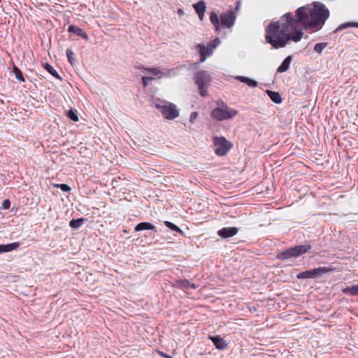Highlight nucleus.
I'll return each instance as SVG.
<instances>
[{"label": "nucleus", "mask_w": 358, "mask_h": 358, "mask_svg": "<svg viewBox=\"0 0 358 358\" xmlns=\"http://www.w3.org/2000/svg\"><path fill=\"white\" fill-rule=\"evenodd\" d=\"M303 36L302 29L299 28L295 17L287 13L275 22H270L265 29V41L273 49L285 48L290 41L297 43Z\"/></svg>", "instance_id": "obj_1"}, {"label": "nucleus", "mask_w": 358, "mask_h": 358, "mask_svg": "<svg viewBox=\"0 0 358 358\" xmlns=\"http://www.w3.org/2000/svg\"><path fill=\"white\" fill-rule=\"evenodd\" d=\"M295 22L299 27L303 29H315L319 30L322 28L325 21L329 17V10L324 4L321 2H314L313 8L302 6L295 11Z\"/></svg>", "instance_id": "obj_2"}, {"label": "nucleus", "mask_w": 358, "mask_h": 358, "mask_svg": "<svg viewBox=\"0 0 358 358\" xmlns=\"http://www.w3.org/2000/svg\"><path fill=\"white\" fill-rule=\"evenodd\" d=\"M312 249V245L310 241H306L302 245H296L288 248L275 255V259L286 261L292 258H298L300 256L308 253Z\"/></svg>", "instance_id": "obj_3"}, {"label": "nucleus", "mask_w": 358, "mask_h": 358, "mask_svg": "<svg viewBox=\"0 0 358 358\" xmlns=\"http://www.w3.org/2000/svg\"><path fill=\"white\" fill-rule=\"evenodd\" d=\"M194 80L198 86L199 94L206 97L208 94V87L212 80L210 74L205 70H200L194 75Z\"/></svg>", "instance_id": "obj_4"}, {"label": "nucleus", "mask_w": 358, "mask_h": 358, "mask_svg": "<svg viewBox=\"0 0 358 358\" xmlns=\"http://www.w3.org/2000/svg\"><path fill=\"white\" fill-rule=\"evenodd\" d=\"M220 102V103L219 102L217 103V105H220V106L214 108L210 113V116L213 119L217 121H222L231 119L238 114V110L229 108L222 101Z\"/></svg>", "instance_id": "obj_5"}, {"label": "nucleus", "mask_w": 358, "mask_h": 358, "mask_svg": "<svg viewBox=\"0 0 358 358\" xmlns=\"http://www.w3.org/2000/svg\"><path fill=\"white\" fill-rule=\"evenodd\" d=\"M213 141L216 147L215 153L220 157L226 155L233 146L232 143L224 136H214Z\"/></svg>", "instance_id": "obj_6"}, {"label": "nucleus", "mask_w": 358, "mask_h": 358, "mask_svg": "<svg viewBox=\"0 0 358 358\" xmlns=\"http://www.w3.org/2000/svg\"><path fill=\"white\" fill-rule=\"evenodd\" d=\"M336 269L334 268L318 267L299 273L296 275V278L298 280L315 278L323 274L332 273Z\"/></svg>", "instance_id": "obj_7"}, {"label": "nucleus", "mask_w": 358, "mask_h": 358, "mask_svg": "<svg viewBox=\"0 0 358 358\" xmlns=\"http://www.w3.org/2000/svg\"><path fill=\"white\" fill-rule=\"evenodd\" d=\"M156 108L159 109L164 117L168 120H173L179 116V111L176 105L169 103L168 105L155 104Z\"/></svg>", "instance_id": "obj_8"}, {"label": "nucleus", "mask_w": 358, "mask_h": 358, "mask_svg": "<svg viewBox=\"0 0 358 358\" xmlns=\"http://www.w3.org/2000/svg\"><path fill=\"white\" fill-rule=\"evenodd\" d=\"M236 18V15L231 10L222 13L219 17L220 22L223 28H231L233 27L235 23Z\"/></svg>", "instance_id": "obj_9"}, {"label": "nucleus", "mask_w": 358, "mask_h": 358, "mask_svg": "<svg viewBox=\"0 0 358 358\" xmlns=\"http://www.w3.org/2000/svg\"><path fill=\"white\" fill-rule=\"evenodd\" d=\"M238 232L236 227H223L217 231V235L224 239L234 236Z\"/></svg>", "instance_id": "obj_10"}, {"label": "nucleus", "mask_w": 358, "mask_h": 358, "mask_svg": "<svg viewBox=\"0 0 358 358\" xmlns=\"http://www.w3.org/2000/svg\"><path fill=\"white\" fill-rule=\"evenodd\" d=\"M196 48L200 55L201 62H205L206 58L213 54V50L208 46H205L202 44H198L196 46Z\"/></svg>", "instance_id": "obj_11"}, {"label": "nucleus", "mask_w": 358, "mask_h": 358, "mask_svg": "<svg viewBox=\"0 0 358 358\" xmlns=\"http://www.w3.org/2000/svg\"><path fill=\"white\" fill-rule=\"evenodd\" d=\"M208 338L213 342L217 350H224L228 346L226 341L220 336H209Z\"/></svg>", "instance_id": "obj_12"}, {"label": "nucleus", "mask_w": 358, "mask_h": 358, "mask_svg": "<svg viewBox=\"0 0 358 358\" xmlns=\"http://www.w3.org/2000/svg\"><path fill=\"white\" fill-rule=\"evenodd\" d=\"M68 31L72 34H75L78 36H80L86 41H89L88 35L81 28L78 27H76L73 24H71L68 27Z\"/></svg>", "instance_id": "obj_13"}, {"label": "nucleus", "mask_w": 358, "mask_h": 358, "mask_svg": "<svg viewBox=\"0 0 358 358\" xmlns=\"http://www.w3.org/2000/svg\"><path fill=\"white\" fill-rule=\"evenodd\" d=\"M292 61V56L289 55L284 59L281 64L278 67L276 73H282L286 72L289 69L291 62Z\"/></svg>", "instance_id": "obj_14"}, {"label": "nucleus", "mask_w": 358, "mask_h": 358, "mask_svg": "<svg viewBox=\"0 0 358 358\" xmlns=\"http://www.w3.org/2000/svg\"><path fill=\"white\" fill-rule=\"evenodd\" d=\"M20 243L15 242L8 244H1L0 245V254L4 252H8L13 250H16L20 246Z\"/></svg>", "instance_id": "obj_15"}, {"label": "nucleus", "mask_w": 358, "mask_h": 358, "mask_svg": "<svg viewBox=\"0 0 358 358\" xmlns=\"http://www.w3.org/2000/svg\"><path fill=\"white\" fill-rule=\"evenodd\" d=\"M210 21L211 24L214 26L215 29V31L219 33L221 30V23L220 22V19L217 13L215 11H211L210 13Z\"/></svg>", "instance_id": "obj_16"}, {"label": "nucleus", "mask_w": 358, "mask_h": 358, "mask_svg": "<svg viewBox=\"0 0 358 358\" xmlns=\"http://www.w3.org/2000/svg\"><path fill=\"white\" fill-rule=\"evenodd\" d=\"M134 230L136 231H141L143 230H155V232H157L155 226L152 223L148 222H143L138 223L135 226Z\"/></svg>", "instance_id": "obj_17"}, {"label": "nucleus", "mask_w": 358, "mask_h": 358, "mask_svg": "<svg viewBox=\"0 0 358 358\" xmlns=\"http://www.w3.org/2000/svg\"><path fill=\"white\" fill-rule=\"evenodd\" d=\"M236 79L251 87H255L258 85V83L256 80L246 76H238L236 77Z\"/></svg>", "instance_id": "obj_18"}, {"label": "nucleus", "mask_w": 358, "mask_h": 358, "mask_svg": "<svg viewBox=\"0 0 358 358\" xmlns=\"http://www.w3.org/2000/svg\"><path fill=\"white\" fill-rule=\"evenodd\" d=\"M266 92L271 99V100L275 103H280L282 101L281 95L278 92H274L272 90H267Z\"/></svg>", "instance_id": "obj_19"}, {"label": "nucleus", "mask_w": 358, "mask_h": 358, "mask_svg": "<svg viewBox=\"0 0 358 358\" xmlns=\"http://www.w3.org/2000/svg\"><path fill=\"white\" fill-rule=\"evenodd\" d=\"M43 68L54 78L57 80H62V78L59 75L57 71L48 62L43 64Z\"/></svg>", "instance_id": "obj_20"}, {"label": "nucleus", "mask_w": 358, "mask_h": 358, "mask_svg": "<svg viewBox=\"0 0 358 358\" xmlns=\"http://www.w3.org/2000/svg\"><path fill=\"white\" fill-rule=\"evenodd\" d=\"M342 292L351 296H358V285L346 287L342 289Z\"/></svg>", "instance_id": "obj_21"}, {"label": "nucleus", "mask_w": 358, "mask_h": 358, "mask_svg": "<svg viewBox=\"0 0 358 358\" xmlns=\"http://www.w3.org/2000/svg\"><path fill=\"white\" fill-rule=\"evenodd\" d=\"M349 27H358V22H345L340 24L334 31L333 33H337L338 31H342L343 29L349 28Z\"/></svg>", "instance_id": "obj_22"}, {"label": "nucleus", "mask_w": 358, "mask_h": 358, "mask_svg": "<svg viewBox=\"0 0 358 358\" xmlns=\"http://www.w3.org/2000/svg\"><path fill=\"white\" fill-rule=\"evenodd\" d=\"M193 8L196 13L206 12V6L204 1L201 0L193 4Z\"/></svg>", "instance_id": "obj_23"}, {"label": "nucleus", "mask_w": 358, "mask_h": 358, "mask_svg": "<svg viewBox=\"0 0 358 358\" xmlns=\"http://www.w3.org/2000/svg\"><path fill=\"white\" fill-rule=\"evenodd\" d=\"M85 221L84 217L73 219L69 222V226L73 229H78Z\"/></svg>", "instance_id": "obj_24"}, {"label": "nucleus", "mask_w": 358, "mask_h": 358, "mask_svg": "<svg viewBox=\"0 0 358 358\" xmlns=\"http://www.w3.org/2000/svg\"><path fill=\"white\" fill-rule=\"evenodd\" d=\"M164 223V225L171 231L180 233L182 235L184 234L183 231L173 222L169 221H165Z\"/></svg>", "instance_id": "obj_25"}, {"label": "nucleus", "mask_w": 358, "mask_h": 358, "mask_svg": "<svg viewBox=\"0 0 358 358\" xmlns=\"http://www.w3.org/2000/svg\"><path fill=\"white\" fill-rule=\"evenodd\" d=\"M66 115L69 119L73 122H78L79 120L78 111L74 108H71L66 113Z\"/></svg>", "instance_id": "obj_26"}, {"label": "nucleus", "mask_w": 358, "mask_h": 358, "mask_svg": "<svg viewBox=\"0 0 358 358\" xmlns=\"http://www.w3.org/2000/svg\"><path fill=\"white\" fill-rule=\"evenodd\" d=\"M182 68H183V66H178L176 68L171 69L168 70L166 73H163V75L164 76L169 77V78L176 76L179 73V72Z\"/></svg>", "instance_id": "obj_27"}, {"label": "nucleus", "mask_w": 358, "mask_h": 358, "mask_svg": "<svg viewBox=\"0 0 358 358\" xmlns=\"http://www.w3.org/2000/svg\"><path fill=\"white\" fill-rule=\"evenodd\" d=\"M13 69V73L15 74V78L17 79L18 80H20V82H24L25 78L23 76L22 72L21 71V70L15 66H14Z\"/></svg>", "instance_id": "obj_28"}, {"label": "nucleus", "mask_w": 358, "mask_h": 358, "mask_svg": "<svg viewBox=\"0 0 358 358\" xmlns=\"http://www.w3.org/2000/svg\"><path fill=\"white\" fill-rule=\"evenodd\" d=\"M66 57L68 58L69 62L72 65H75L76 63V58L74 57V52L73 50L70 48H68L66 52Z\"/></svg>", "instance_id": "obj_29"}, {"label": "nucleus", "mask_w": 358, "mask_h": 358, "mask_svg": "<svg viewBox=\"0 0 358 358\" xmlns=\"http://www.w3.org/2000/svg\"><path fill=\"white\" fill-rule=\"evenodd\" d=\"M328 45V43H326V42H324V43H316L314 46V50L319 53V54H321L322 52L323 51V50L327 47Z\"/></svg>", "instance_id": "obj_30"}, {"label": "nucleus", "mask_w": 358, "mask_h": 358, "mask_svg": "<svg viewBox=\"0 0 358 358\" xmlns=\"http://www.w3.org/2000/svg\"><path fill=\"white\" fill-rule=\"evenodd\" d=\"M177 286L180 288L188 289L190 282L187 279L179 280L176 281Z\"/></svg>", "instance_id": "obj_31"}, {"label": "nucleus", "mask_w": 358, "mask_h": 358, "mask_svg": "<svg viewBox=\"0 0 358 358\" xmlns=\"http://www.w3.org/2000/svg\"><path fill=\"white\" fill-rule=\"evenodd\" d=\"M56 187L59 188L62 191L64 192H69L71 190V188L69 185L67 184L62 183V184H57L55 185Z\"/></svg>", "instance_id": "obj_32"}, {"label": "nucleus", "mask_w": 358, "mask_h": 358, "mask_svg": "<svg viewBox=\"0 0 358 358\" xmlns=\"http://www.w3.org/2000/svg\"><path fill=\"white\" fill-rule=\"evenodd\" d=\"M145 71L152 73L155 76L163 74L158 68H145Z\"/></svg>", "instance_id": "obj_33"}, {"label": "nucleus", "mask_w": 358, "mask_h": 358, "mask_svg": "<svg viewBox=\"0 0 358 358\" xmlns=\"http://www.w3.org/2000/svg\"><path fill=\"white\" fill-rule=\"evenodd\" d=\"M220 43V39L219 38H215L208 45L211 49L217 48V46Z\"/></svg>", "instance_id": "obj_34"}, {"label": "nucleus", "mask_w": 358, "mask_h": 358, "mask_svg": "<svg viewBox=\"0 0 358 358\" xmlns=\"http://www.w3.org/2000/svg\"><path fill=\"white\" fill-rule=\"evenodd\" d=\"M10 201L8 199H6L3 201V203L1 204V209L8 210L10 208Z\"/></svg>", "instance_id": "obj_35"}, {"label": "nucleus", "mask_w": 358, "mask_h": 358, "mask_svg": "<svg viewBox=\"0 0 358 358\" xmlns=\"http://www.w3.org/2000/svg\"><path fill=\"white\" fill-rule=\"evenodd\" d=\"M198 117V113L197 112H192L191 113L190 115H189V122L191 123H193L195 120Z\"/></svg>", "instance_id": "obj_36"}, {"label": "nucleus", "mask_w": 358, "mask_h": 358, "mask_svg": "<svg viewBox=\"0 0 358 358\" xmlns=\"http://www.w3.org/2000/svg\"><path fill=\"white\" fill-rule=\"evenodd\" d=\"M134 68L136 69H139V70H144L145 71V68L142 64H136L134 66Z\"/></svg>", "instance_id": "obj_37"}, {"label": "nucleus", "mask_w": 358, "mask_h": 358, "mask_svg": "<svg viewBox=\"0 0 358 358\" xmlns=\"http://www.w3.org/2000/svg\"><path fill=\"white\" fill-rule=\"evenodd\" d=\"M141 80H142V84H143V87H145L148 85V81L147 80H145L143 76L142 77Z\"/></svg>", "instance_id": "obj_38"}, {"label": "nucleus", "mask_w": 358, "mask_h": 358, "mask_svg": "<svg viewBox=\"0 0 358 358\" xmlns=\"http://www.w3.org/2000/svg\"><path fill=\"white\" fill-rule=\"evenodd\" d=\"M204 13L205 12H201V13H196L199 16V18L200 20H203V17H204Z\"/></svg>", "instance_id": "obj_39"}, {"label": "nucleus", "mask_w": 358, "mask_h": 358, "mask_svg": "<svg viewBox=\"0 0 358 358\" xmlns=\"http://www.w3.org/2000/svg\"><path fill=\"white\" fill-rule=\"evenodd\" d=\"M145 78V80H147L148 81H150V80H153L155 79V78L152 77V76H143Z\"/></svg>", "instance_id": "obj_40"}, {"label": "nucleus", "mask_w": 358, "mask_h": 358, "mask_svg": "<svg viewBox=\"0 0 358 358\" xmlns=\"http://www.w3.org/2000/svg\"><path fill=\"white\" fill-rule=\"evenodd\" d=\"M161 355H162L164 357H165V358H172L170 355H168L164 354V353H163V352H162V353H161Z\"/></svg>", "instance_id": "obj_41"}, {"label": "nucleus", "mask_w": 358, "mask_h": 358, "mask_svg": "<svg viewBox=\"0 0 358 358\" xmlns=\"http://www.w3.org/2000/svg\"><path fill=\"white\" fill-rule=\"evenodd\" d=\"M178 13L179 15H182V14H184V11L182 9L180 8V9L178 10Z\"/></svg>", "instance_id": "obj_42"}, {"label": "nucleus", "mask_w": 358, "mask_h": 358, "mask_svg": "<svg viewBox=\"0 0 358 358\" xmlns=\"http://www.w3.org/2000/svg\"><path fill=\"white\" fill-rule=\"evenodd\" d=\"M189 287L194 289L195 288V285H194V284L190 282V285H189Z\"/></svg>", "instance_id": "obj_43"}]
</instances>
